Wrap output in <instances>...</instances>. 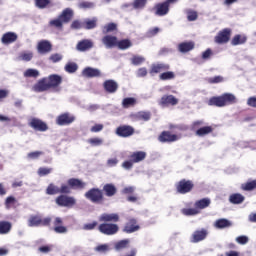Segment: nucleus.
<instances>
[{
  "instance_id": "f257e3e1",
  "label": "nucleus",
  "mask_w": 256,
  "mask_h": 256,
  "mask_svg": "<svg viewBox=\"0 0 256 256\" xmlns=\"http://www.w3.org/2000/svg\"><path fill=\"white\" fill-rule=\"evenodd\" d=\"M119 214L117 213H103L99 217L100 225L98 226V231L102 235H117L119 233V223L120 221Z\"/></svg>"
},
{
  "instance_id": "f03ea898",
  "label": "nucleus",
  "mask_w": 256,
  "mask_h": 256,
  "mask_svg": "<svg viewBox=\"0 0 256 256\" xmlns=\"http://www.w3.org/2000/svg\"><path fill=\"white\" fill-rule=\"evenodd\" d=\"M63 83V77L58 74H52L48 77H44L37 81L32 87L35 93H45V91H61V84Z\"/></svg>"
},
{
  "instance_id": "7ed1b4c3",
  "label": "nucleus",
  "mask_w": 256,
  "mask_h": 256,
  "mask_svg": "<svg viewBox=\"0 0 256 256\" xmlns=\"http://www.w3.org/2000/svg\"><path fill=\"white\" fill-rule=\"evenodd\" d=\"M235 103H237V97L231 93L213 96L208 100L210 107H227V105H235Z\"/></svg>"
},
{
  "instance_id": "20e7f679",
  "label": "nucleus",
  "mask_w": 256,
  "mask_h": 256,
  "mask_svg": "<svg viewBox=\"0 0 256 256\" xmlns=\"http://www.w3.org/2000/svg\"><path fill=\"white\" fill-rule=\"evenodd\" d=\"M85 198L88 199L91 203L95 205H104L105 204V194L103 190L99 188H91L84 194Z\"/></svg>"
},
{
  "instance_id": "39448f33",
  "label": "nucleus",
  "mask_w": 256,
  "mask_h": 256,
  "mask_svg": "<svg viewBox=\"0 0 256 256\" xmlns=\"http://www.w3.org/2000/svg\"><path fill=\"white\" fill-rule=\"evenodd\" d=\"M51 217L43 218L41 214H32L29 216L28 227H49L51 225Z\"/></svg>"
},
{
  "instance_id": "423d86ee",
  "label": "nucleus",
  "mask_w": 256,
  "mask_h": 256,
  "mask_svg": "<svg viewBox=\"0 0 256 256\" xmlns=\"http://www.w3.org/2000/svg\"><path fill=\"white\" fill-rule=\"evenodd\" d=\"M175 189L179 195H187V193H191L195 189V183L192 180L181 179L176 182Z\"/></svg>"
},
{
  "instance_id": "0eeeda50",
  "label": "nucleus",
  "mask_w": 256,
  "mask_h": 256,
  "mask_svg": "<svg viewBox=\"0 0 256 256\" xmlns=\"http://www.w3.org/2000/svg\"><path fill=\"white\" fill-rule=\"evenodd\" d=\"M75 120V115L69 112H64L56 117V125H59V127H67L72 125V123H75Z\"/></svg>"
},
{
  "instance_id": "6e6552de",
  "label": "nucleus",
  "mask_w": 256,
  "mask_h": 256,
  "mask_svg": "<svg viewBox=\"0 0 256 256\" xmlns=\"http://www.w3.org/2000/svg\"><path fill=\"white\" fill-rule=\"evenodd\" d=\"M232 33L231 28H224L214 37V42L217 43V45H225L231 40Z\"/></svg>"
},
{
  "instance_id": "1a4fd4ad",
  "label": "nucleus",
  "mask_w": 256,
  "mask_h": 256,
  "mask_svg": "<svg viewBox=\"0 0 256 256\" xmlns=\"http://www.w3.org/2000/svg\"><path fill=\"white\" fill-rule=\"evenodd\" d=\"M56 204H58L59 207H75L77 205V200L73 196H67L65 194L59 195L55 199Z\"/></svg>"
},
{
  "instance_id": "9d476101",
  "label": "nucleus",
  "mask_w": 256,
  "mask_h": 256,
  "mask_svg": "<svg viewBox=\"0 0 256 256\" xmlns=\"http://www.w3.org/2000/svg\"><path fill=\"white\" fill-rule=\"evenodd\" d=\"M179 139H181V136L173 134L171 131H162L158 136L160 143H175V141H179Z\"/></svg>"
},
{
  "instance_id": "9b49d317",
  "label": "nucleus",
  "mask_w": 256,
  "mask_h": 256,
  "mask_svg": "<svg viewBox=\"0 0 256 256\" xmlns=\"http://www.w3.org/2000/svg\"><path fill=\"white\" fill-rule=\"evenodd\" d=\"M28 125L32 129H34V131H40L41 133L49 130V126L47 125V123L39 118H32L29 121Z\"/></svg>"
},
{
  "instance_id": "f8f14e48",
  "label": "nucleus",
  "mask_w": 256,
  "mask_h": 256,
  "mask_svg": "<svg viewBox=\"0 0 256 256\" xmlns=\"http://www.w3.org/2000/svg\"><path fill=\"white\" fill-rule=\"evenodd\" d=\"M116 135L118 137H132V135H135V128L131 125H120L116 128Z\"/></svg>"
},
{
  "instance_id": "ddd939ff",
  "label": "nucleus",
  "mask_w": 256,
  "mask_h": 256,
  "mask_svg": "<svg viewBox=\"0 0 256 256\" xmlns=\"http://www.w3.org/2000/svg\"><path fill=\"white\" fill-rule=\"evenodd\" d=\"M141 229V226H139V223H137V219L130 218L124 225L122 231L123 233H135Z\"/></svg>"
},
{
  "instance_id": "4468645a",
  "label": "nucleus",
  "mask_w": 256,
  "mask_h": 256,
  "mask_svg": "<svg viewBox=\"0 0 256 256\" xmlns=\"http://www.w3.org/2000/svg\"><path fill=\"white\" fill-rule=\"evenodd\" d=\"M37 51L40 55H45L53 51V44L49 40H41L37 44Z\"/></svg>"
},
{
  "instance_id": "2eb2a0df",
  "label": "nucleus",
  "mask_w": 256,
  "mask_h": 256,
  "mask_svg": "<svg viewBox=\"0 0 256 256\" xmlns=\"http://www.w3.org/2000/svg\"><path fill=\"white\" fill-rule=\"evenodd\" d=\"M93 47H95V44L91 39L80 40L76 45L77 51H80L81 53H85V51H91Z\"/></svg>"
},
{
  "instance_id": "dca6fc26",
  "label": "nucleus",
  "mask_w": 256,
  "mask_h": 256,
  "mask_svg": "<svg viewBox=\"0 0 256 256\" xmlns=\"http://www.w3.org/2000/svg\"><path fill=\"white\" fill-rule=\"evenodd\" d=\"M179 104V99H177L175 96L173 95H164L161 97L160 101H159V105H161L162 107H175V105Z\"/></svg>"
},
{
  "instance_id": "f3484780",
  "label": "nucleus",
  "mask_w": 256,
  "mask_h": 256,
  "mask_svg": "<svg viewBox=\"0 0 256 256\" xmlns=\"http://www.w3.org/2000/svg\"><path fill=\"white\" fill-rule=\"evenodd\" d=\"M169 69H171V66L169 64L156 63L151 65L149 73L153 76L157 75L158 73H164L165 71H169Z\"/></svg>"
},
{
  "instance_id": "a211bd4d",
  "label": "nucleus",
  "mask_w": 256,
  "mask_h": 256,
  "mask_svg": "<svg viewBox=\"0 0 256 256\" xmlns=\"http://www.w3.org/2000/svg\"><path fill=\"white\" fill-rule=\"evenodd\" d=\"M208 234L209 232H207V229L205 228L194 231L191 237V243H199L201 241H204V239H207Z\"/></svg>"
},
{
  "instance_id": "6ab92c4d",
  "label": "nucleus",
  "mask_w": 256,
  "mask_h": 256,
  "mask_svg": "<svg viewBox=\"0 0 256 256\" xmlns=\"http://www.w3.org/2000/svg\"><path fill=\"white\" fill-rule=\"evenodd\" d=\"M67 185H69V187H71L72 189H76L79 191H81L87 187V183L83 182V180H81L79 178L68 179Z\"/></svg>"
},
{
  "instance_id": "aec40b11",
  "label": "nucleus",
  "mask_w": 256,
  "mask_h": 256,
  "mask_svg": "<svg viewBox=\"0 0 256 256\" xmlns=\"http://www.w3.org/2000/svg\"><path fill=\"white\" fill-rule=\"evenodd\" d=\"M103 89L106 93H117V90L119 89V84L115 80H106L103 83Z\"/></svg>"
},
{
  "instance_id": "412c9836",
  "label": "nucleus",
  "mask_w": 256,
  "mask_h": 256,
  "mask_svg": "<svg viewBox=\"0 0 256 256\" xmlns=\"http://www.w3.org/2000/svg\"><path fill=\"white\" fill-rule=\"evenodd\" d=\"M82 76L87 79H93V77H101V70L92 67H86L82 71Z\"/></svg>"
},
{
  "instance_id": "4be33fe9",
  "label": "nucleus",
  "mask_w": 256,
  "mask_h": 256,
  "mask_svg": "<svg viewBox=\"0 0 256 256\" xmlns=\"http://www.w3.org/2000/svg\"><path fill=\"white\" fill-rule=\"evenodd\" d=\"M53 225V231H55V233H67V227L63 226V219L61 217H56L53 221Z\"/></svg>"
},
{
  "instance_id": "5701e85b",
  "label": "nucleus",
  "mask_w": 256,
  "mask_h": 256,
  "mask_svg": "<svg viewBox=\"0 0 256 256\" xmlns=\"http://www.w3.org/2000/svg\"><path fill=\"white\" fill-rule=\"evenodd\" d=\"M17 39H18L17 33L6 32L2 36L1 42L3 43V45H11V43H15V41H17Z\"/></svg>"
},
{
  "instance_id": "b1692460",
  "label": "nucleus",
  "mask_w": 256,
  "mask_h": 256,
  "mask_svg": "<svg viewBox=\"0 0 256 256\" xmlns=\"http://www.w3.org/2000/svg\"><path fill=\"white\" fill-rule=\"evenodd\" d=\"M103 192L106 197H115V195H117V186L113 183H107L103 186L102 193Z\"/></svg>"
},
{
  "instance_id": "393cba45",
  "label": "nucleus",
  "mask_w": 256,
  "mask_h": 256,
  "mask_svg": "<svg viewBox=\"0 0 256 256\" xmlns=\"http://www.w3.org/2000/svg\"><path fill=\"white\" fill-rule=\"evenodd\" d=\"M155 9V15H158V17H164V15H167V13H169V5L167 4V2L156 4Z\"/></svg>"
},
{
  "instance_id": "a878e982",
  "label": "nucleus",
  "mask_w": 256,
  "mask_h": 256,
  "mask_svg": "<svg viewBox=\"0 0 256 256\" xmlns=\"http://www.w3.org/2000/svg\"><path fill=\"white\" fill-rule=\"evenodd\" d=\"M117 41L118 40L116 36L106 35L102 38V43L107 49H113V47H117Z\"/></svg>"
},
{
  "instance_id": "bb28decb",
  "label": "nucleus",
  "mask_w": 256,
  "mask_h": 256,
  "mask_svg": "<svg viewBox=\"0 0 256 256\" xmlns=\"http://www.w3.org/2000/svg\"><path fill=\"white\" fill-rule=\"evenodd\" d=\"M129 159H131L133 163H141V161H145V159H147V152L145 151L133 152L129 156Z\"/></svg>"
},
{
  "instance_id": "cd10ccee",
  "label": "nucleus",
  "mask_w": 256,
  "mask_h": 256,
  "mask_svg": "<svg viewBox=\"0 0 256 256\" xmlns=\"http://www.w3.org/2000/svg\"><path fill=\"white\" fill-rule=\"evenodd\" d=\"M195 49V42L188 41V42H182L178 44V51L180 53H189V51H193Z\"/></svg>"
},
{
  "instance_id": "c85d7f7f",
  "label": "nucleus",
  "mask_w": 256,
  "mask_h": 256,
  "mask_svg": "<svg viewBox=\"0 0 256 256\" xmlns=\"http://www.w3.org/2000/svg\"><path fill=\"white\" fill-rule=\"evenodd\" d=\"M247 43V36L245 34H236L232 40L231 45L237 47V45H245Z\"/></svg>"
},
{
  "instance_id": "c756f323",
  "label": "nucleus",
  "mask_w": 256,
  "mask_h": 256,
  "mask_svg": "<svg viewBox=\"0 0 256 256\" xmlns=\"http://www.w3.org/2000/svg\"><path fill=\"white\" fill-rule=\"evenodd\" d=\"M58 17L62 23H69L73 19V10L66 8Z\"/></svg>"
},
{
  "instance_id": "7c9ffc66",
  "label": "nucleus",
  "mask_w": 256,
  "mask_h": 256,
  "mask_svg": "<svg viewBox=\"0 0 256 256\" xmlns=\"http://www.w3.org/2000/svg\"><path fill=\"white\" fill-rule=\"evenodd\" d=\"M11 229H13V224L9 221H0V235H7L11 233Z\"/></svg>"
},
{
  "instance_id": "2f4dec72",
  "label": "nucleus",
  "mask_w": 256,
  "mask_h": 256,
  "mask_svg": "<svg viewBox=\"0 0 256 256\" xmlns=\"http://www.w3.org/2000/svg\"><path fill=\"white\" fill-rule=\"evenodd\" d=\"M243 201H245V196L240 193H234L229 196V202L232 203V205H241Z\"/></svg>"
},
{
  "instance_id": "473e14b6",
  "label": "nucleus",
  "mask_w": 256,
  "mask_h": 256,
  "mask_svg": "<svg viewBox=\"0 0 256 256\" xmlns=\"http://www.w3.org/2000/svg\"><path fill=\"white\" fill-rule=\"evenodd\" d=\"M131 243V240L129 239H123L115 242L114 249L115 251H123V249L129 248V245Z\"/></svg>"
},
{
  "instance_id": "72a5a7b5",
  "label": "nucleus",
  "mask_w": 256,
  "mask_h": 256,
  "mask_svg": "<svg viewBox=\"0 0 256 256\" xmlns=\"http://www.w3.org/2000/svg\"><path fill=\"white\" fill-rule=\"evenodd\" d=\"M231 225V221L221 218L216 220L214 227H216V229H227V227H231Z\"/></svg>"
},
{
  "instance_id": "f704fd0d",
  "label": "nucleus",
  "mask_w": 256,
  "mask_h": 256,
  "mask_svg": "<svg viewBox=\"0 0 256 256\" xmlns=\"http://www.w3.org/2000/svg\"><path fill=\"white\" fill-rule=\"evenodd\" d=\"M195 207L198 209H207L211 205V199L203 198L195 202Z\"/></svg>"
},
{
  "instance_id": "c9c22d12",
  "label": "nucleus",
  "mask_w": 256,
  "mask_h": 256,
  "mask_svg": "<svg viewBox=\"0 0 256 256\" xmlns=\"http://www.w3.org/2000/svg\"><path fill=\"white\" fill-rule=\"evenodd\" d=\"M116 47H118V49H121L122 51H125L126 49L133 47V43L129 39H123L117 41Z\"/></svg>"
},
{
  "instance_id": "e433bc0d",
  "label": "nucleus",
  "mask_w": 256,
  "mask_h": 256,
  "mask_svg": "<svg viewBox=\"0 0 256 256\" xmlns=\"http://www.w3.org/2000/svg\"><path fill=\"white\" fill-rule=\"evenodd\" d=\"M137 121H149L151 119V112L140 111L134 115Z\"/></svg>"
},
{
  "instance_id": "4c0bfd02",
  "label": "nucleus",
  "mask_w": 256,
  "mask_h": 256,
  "mask_svg": "<svg viewBox=\"0 0 256 256\" xmlns=\"http://www.w3.org/2000/svg\"><path fill=\"white\" fill-rule=\"evenodd\" d=\"M135 105H137V99H135L134 97L124 98L122 101V107L124 109H129V107H135Z\"/></svg>"
},
{
  "instance_id": "58836bf2",
  "label": "nucleus",
  "mask_w": 256,
  "mask_h": 256,
  "mask_svg": "<svg viewBox=\"0 0 256 256\" xmlns=\"http://www.w3.org/2000/svg\"><path fill=\"white\" fill-rule=\"evenodd\" d=\"M209 133H213V127L212 126H204L199 128L196 131V135L198 137H205V135H209Z\"/></svg>"
},
{
  "instance_id": "ea45409f",
  "label": "nucleus",
  "mask_w": 256,
  "mask_h": 256,
  "mask_svg": "<svg viewBox=\"0 0 256 256\" xmlns=\"http://www.w3.org/2000/svg\"><path fill=\"white\" fill-rule=\"evenodd\" d=\"M113 31H117V24H115L114 22L108 23L102 27L103 35L113 33Z\"/></svg>"
},
{
  "instance_id": "a19ab883",
  "label": "nucleus",
  "mask_w": 256,
  "mask_h": 256,
  "mask_svg": "<svg viewBox=\"0 0 256 256\" xmlns=\"http://www.w3.org/2000/svg\"><path fill=\"white\" fill-rule=\"evenodd\" d=\"M159 79L160 81H171L175 79V72L166 70L159 75Z\"/></svg>"
},
{
  "instance_id": "79ce46f5",
  "label": "nucleus",
  "mask_w": 256,
  "mask_h": 256,
  "mask_svg": "<svg viewBox=\"0 0 256 256\" xmlns=\"http://www.w3.org/2000/svg\"><path fill=\"white\" fill-rule=\"evenodd\" d=\"M241 189H242V191H255L256 180H251V181L241 184Z\"/></svg>"
},
{
  "instance_id": "37998d69",
  "label": "nucleus",
  "mask_w": 256,
  "mask_h": 256,
  "mask_svg": "<svg viewBox=\"0 0 256 256\" xmlns=\"http://www.w3.org/2000/svg\"><path fill=\"white\" fill-rule=\"evenodd\" d=\"M149 0H134L132 2V7L135 10H142L144 7H147Z\"/></svg>"
},
{
  "instance_id": "c03bdc74",
  "label": "nucleus",
  "mask_w": 256,
  "mask_h": 256,
  "mask_svg": "<svg viewBox=\"0 0 256 256\" xmlns=\"http://www.w3.org/2000/svg\"><path fill=\"white\" fill-rule=\"evenodd\" d=\"M34 3L37 9H47V7L51 6V0H34Z\"/></svg>"
},
{
  "instance_id": "a18cd8bd",
  "label": "nucleus",
  "mask_w": 256,
  "mask_h": 256,
  "mask_svg": "<svg viewBox=\"0 0 256 256\" xmlns=\"http://www.w3.org/2000/svg\"><path fill=\"white\" fill-rule=\"evenodd\" d=\"M91 147H101L103 145V138L94 137L87 140Z\"/></svg>"
},
{
  "instance_id": "49530a36",
  "label": "nucleus",
  "mask_w": 256,
  "mask_h": 256,
  "mask_svg": "<svg viewBox=\"0 0 256 256\" xmlns=\"http://www.w3.org/2000/svg\"><path fill=\"white\" fill-rule=\"evenodd\" d=\"M49 27H55L56 29H63V21L61 18L52 19L49 21Z\"/></svg>"
},
{
  "instance_id": "de8ad7c7",
  "label": "nucleus",
  "mask_w": 256,
  "mask_h": 256,
  "mask_svg": "<svg viewBox=\"0 0 256 256\" xmlns=\"http://www.w3.org/2000/svg\"><path fill=\"white\" fill-rule=\"evenodd\" d=\"M77 69H79V66L77 65V63L75 62H68L66 65H65V71L67 73H76L77 72Z\"/></svg>"
},
{
  "instance_id": "09e8293b",
  "label": "nucleus",
  "mask_w": 256,
  "mask_h": 256,
  "mask_svg": "<svg viewBox=\"0 0 256 256\" xmlns=\"http://www.w3.org/2000/svg\"><path fill=\"white\" fill-rule=\"evenodd\" d=\"M182 215H186L187 217L193 216V215H199V211L197 208H183L181 210Z\"/></svg>"
},
{
  "instance_id": "8fccbe9b",
  "label": "nucleus",
  "mask_w": 256,
  "mask_h": 256,
  "mask_svg": "<svg viewBox=\"0 0 256 256\" xmlns=\"http://www.w3.org/2000/svg\"><path fill=\"white\" fill-rule=\"evenodd\" d=\"M60 193L59 187L55 186L54 184H49L46 189L47 195H57Z\"/></svg>"
},
{
  "instance_id": "3c124183",
  "label": "nucleus",
  "mask_w": 256,
  "mask_h": 256,
  "mask_svg": "<svg viewBox=\"0 0 256 256\" xmlns=\"http://www.w3.org/2000/svg\"><path fill=\"white\" fill-rule=\"evenodd\" d=\"M24 77H32L37 79L39 77V71L37 69L29 68L24 72Z\"/></svg>"
},
{
  "instance_id": "603ef678",
  "label": "nucleus",
  "mask_w": 256,
  "mask_h": 256,
  "mask_svg": "<svg viewBox=\"0 0 256 256\" xmlns=\"http://www.w3.org/2000/svg\"><path fill=\"white\" fill-rule=\"evenodd\" d=\"M95 27H97V20L96 19L86 20L83 23V29L91 30V29H95Z\"/></svg>"
},
{
  "instance_id": "864d4df0",
  "label": "nucleus",
  "mask_w": 256,
  "mask_h": 256,
  "mask_svg": "<svg viewBox=\"0 0 256 256\" xmlns=\"http://www.w3.org/2000/svg\"><path fill=\"white\" fill-rule=\"evenodd\" d=\"M15 203H17V199L14 196H8L4 202V205L6 209H11Z\"/></svg>"
},
{
  "instance_id": "5fc2aeb1",
  "label": "nucleus",
  "mask_w": 256,
  "mask_h": 256,
  "mask_svg": "<svg viewBox=\"0 0 256 256\" xmlns=\"http://www.w3.org/2000/svg\"><path fill=\"white\" fill-rule=\"evenodd\" d=\"M131 63L132 65H141L143 63H145V57L143 56H139V55H134L132 58H131Z\"/></svg>"
},
{
  "instance_id": "6e6d98bb",
  "label": "nucleus",
  "mask_w": 256,
  "mask_h": 256,
  "mask_svg": "<svg viewBox=\"0 0 256 256\" xmlns=\"http://www.w3.org/2000/svg\"><path fill=\"white\" fill-rule=\"evenodd\" d=\"M187 19L188 21H197V18L199 15L197 14V11L195 10H187Z\"/></svg>"
},
{
  "instance_id": "4d7b16f0",
  "label": "nucleus",
  "mask_w": 256,
  "mask_h": 256,
  "mask_svg": "<svg viewBox=\"0 0 256 256\" xmlns=\"http://www.w3.org/2000/svg\"><path fill=\"white\" fill-rule=\"evenodd\" d=\"M38 251L40 253H43L44 255H47V253H51L53 251V245H43L38 248Z\"/></svg>"
},
{
  "instance_id": "13d9d810",
  "label": "nucleus",
  "mask_w": 256,
  "mask_h": 256,
  "mask_svg": "<svg viewBox=\"0 0 256 256\" xmlns=\"http://www.w3.org/2000/svg\"><path fill=\"white\" fill-rule=\"evenodd\" d=\"M53 168H45V167H40L38 169V175L39 177H45L46 175H49L50 173H52Z\"/></svg>"
},
{
  "instance_id": "bf43d9fd",
  "label": "nucleus",
  "mask_w": 256,
  "mask_h": 256,
  "mask_svg": "<svg viewBox=\"0 0 256 256\" xmlns=\"http://www.w3.org/2000/svg\"><path fill=\"white\" fill-rule=\"evenodd\" d=\"M224 78L222 76H214L207 79V82L210 83V85H215L217 83H223Z\"/></svg>"
},
{
  "instance_id": "052dcab7",
  "label": "nucleus",
  "mask_w": 256,
  "mask_h": 256,
  "mask_svg": "<svg viewBox=\"0 0 256 256\" xmlns=\"http://www.w3.org/2000/svg\"><path fill=\"white\" fill-rule=\"evenodd\" d=\"M22 61L29 62L33 59V52H22L19 56Z\"/></svg>"
},
{
  "instance_id": "680f3d73",
  "label": "nucleus",
  "mask_w": 256,
  "mask_h": 256,
  "mask_svg": "<svg viewBox=\"0 0 256 256\" xmlns=\"http://www.w3.org/2000/svg\"><path fill=\"white\" fill-rule=\"evenodd\" d=\"M60 189L61 195H69L71 193V186L69 184H62Z\"/></svg>"
},
{
  "instance_id": "e2e57ef3",
  "label": "nucleus",
  "mask_w": 256,
  "mask_h": 256,
  "mask_svg": "<svg viewBox=\"0 0 256 256\" xmlns=\"http://www.w3.org/2000/svg\"><path fill=\"white\" fill-rule=\"evenodd\" d=\"M97 225H99V223H97V221H94L91 223L84 224L83 229L84 231H93V229H95Z\"/></svg>"
},
{
  "instance_id": "0e129e2a",
  "label": "nucleus",
  "mask_w": 256,
  "mask_h": 256,
  "mask_svg": "<svg viewBox=\"0 0 256 256\" xmlns=\"http://www.w3.org/2000/svg\"><path fill=\"white\" fill-rule=\"evenodd\" d=\"M160 31H161V29H159V27L151 28L147 31L146 36L147 37H155V35H157Z\"/></svg>"
},
{
  "instance_id": "69168bd1",
  "label": "nucleus",
  "mask_w": 256,
  "mask_h": 256,
  "mask_svg": "<svg viewBox=\"0 0 256 256\" xmlns=\"http://www.w3.org/2000/svg\"><path fill=\"white\" fill-rule=\"evenodd\" d=\"M133 165H135V163L132 162L131 159L126 160V161H124V162L122 163L123 169H126L127 171L133 169Z\"/></svg>"
},
{
  "instance_id": "338daca9",
  "label": "nucleus",
  "mask_w": 256,
  "mask_h": 256,
  "mask_svg": "<svg viewBox=\"0 0 256 256\" xmlns=\"http://www.w3.org/2000/svg\"><path fill=\"white\" fill-rule=\"evenodd\" d=\"M43 155V151H34L28 153L27 157L28 159H39V156Z\"/></svg>"
},
{
  "instance_id": "774afa93",
  "label": "nucleus",
  "mask_w": 256,
  "mask_h": 256,
  "mask_svg": "<svg viewBox=\"0 0 256 256\" xmlns=\"http://www.w3.org/2000/svg\"><path fill=\"white\" fill-rule=\"evenodd\" d=\"M247 105L248 107H253L254 109H256V97L255 96H251L247 99Z\"/></svg>"
}]
</instances>
